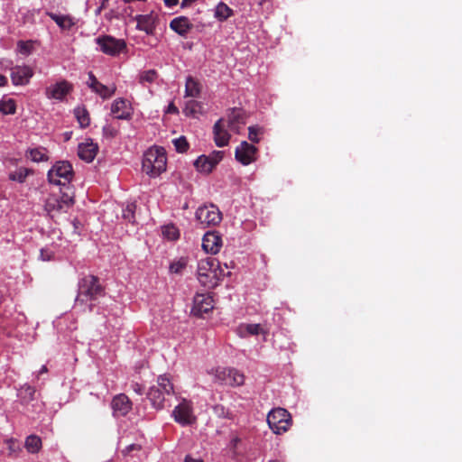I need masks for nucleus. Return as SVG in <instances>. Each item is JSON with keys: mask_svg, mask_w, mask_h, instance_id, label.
I'll list each match as a JSON object with an SVG mask.
<instances>
[{"mask_svg": "<svg viewBox=\"0 0 462 462\" xmlns=\"http://www.w3.org/2000/svg\"><path fill=\"white\" fill-rule=\"evenodd\" d=\"M194 166L197 169V171H199V172L204 173V174L210 173L213 171V169L216 167L215 165H213L211 163L210 160H208L207 158V155H200L194 162Z\"/></svg>", "mask_w": 462, "mask_h": 462, "instance_id": "nucleus-29", "label": "nucleus"}, {"mask_svg": "<svg viewBox=\"0 0 462 462\" xmlns=\"http://www.w3.org/2000/svg\"><path fill=\"white\" fill-rule=\"evenodd\" d=\"M267 423L274 434L280 435L289 430L292 420L287 410L278 407L269 411Z\"/></svg>", "mask_w": 462, "mask_h": 462, "instance_id": "nucleus-5", "label": "nucleus"}, {"mask_svg": "<svg viewBox=\"0 0 462 462\" xmlns=\"http://www.w3.org/2000/svg\"><path fill=\"white\" fill-rule=\"evenodd\" d=\"M226 119H218L213 126L214 142L217 147L228 145L231 134L226 130Z\"/></svg>", "mask_w": 462, "mask_h": 462, "instance_id": "nucleus-15", "label": "nucleus"}, {"mask_svg": "<svg viewBox=\"0 0 462 462\" xmlns=\"http://www.w3.org/2000/svg\"><path fill=\"white\" fill-rule=\"evenodd\" d=\"M214 309L213 299L208 294H196L193 299L191 312L194 316L202 317Z\"/></svg>", "mask_w": 462, "mask_h": 462, "instance_id": "nucleus-13", "label": "nucleus"}, {"mask_svg": "<svg viewBox=\"0 0 462 462\" xmlns=\"http://www.w3.org/2000/svg\"><path fill=\"white\" fill-rule=\"evenodd\" d=\"M6 83V78L0 74V87Z\"/></svg>", "mask_w": 462, "mask_h": 462, "instance_id": "nucleus-56", "label": "nucleus"}, {"mask_svg": "<svg viewBox=\"0 0 462 462\" xmlns=\"http://www.w3.org/2000/svg\"><path fill=\"white\" fill-rule=\"evenodd\" d=\"M105 295V287L101 284L97 276L88 274L79 279L78 283V293L75 300V306L84 307L83 311L88 308V311H92L94 305L92 303L87 305L88 301H94L99 297Z\"/></svg>", "mask_w": 462, "mask_h": 462, "instance_id": "nucleus-1", "label": "nucleus"}, {"mask_svg": "<svg viewBox=\"0 0 462 462\" xmlns=\"http://www.w3.org/2000/svg\"><path fill=\"white\" fill-rule=\"evenodd\" d=\"M179 3V0H164V4L168 7L175 6Z\"/></svg>", "mask_w": 462, "mask_h": 462, "instance_id": "nucleus-53", "label": "nucleus"}, {"mask_svg": "<svg viewBox=\"0 0 462 462\" xmlns=\"http://www.w3.org/2000/svg\"><path fill=\"white\" fill-rule=\"evenodd\" d=\"M216 379L229 386H240L245 383V375L235 368H219L216 370Z\"/></svg>", "mask_w": 462, "mask_h": 462, "instance_id": "nucleus-9", "label": "nucleus"}, {"mask_svg": "<svg viewBox=\"0 0 462 462\" xmlns=\"http://www.w3.org/2000/svg\"><path fill=\"white\" fill-rule=\"evenodd\" d=\"M28 157L34 162H47V149L44 147H36L27 151Z\"/></svg>", "mask_w": 462, "mask_h": 462, "instance_id": "nucleus-30", "label": "nucleus"}, {"mask_svg": "<svg viewBox=\"0 0 462 462\" xmlns=\"http://www.w3.org/2000/svg\"><path fill=\"white\" fill-rule=\"evenodd\" d=\"M69 138H70V133H69H69H66V134H65V139H66V140H69Z\"/></svg>", "mask_w": 462, "mask_h": 462, "instance_id": "nucleus-58", "label": "nucleus"}, {"mask_svg": "<svg viewBox=\"0 0 462 462\" xmlns=\"http://www.w3.org/2000/svg\"><path fill=\"white\" fill-rule=\"evenodd\" d=\"M262 133V129L257 125H253L248 128V138L253 143H259L260 138L258 135Z\"/></svg>", "mask_w": 462, "mask_h": 462, "instance_id": "nucleus-43", "label": "nucleus"}, {"mask_svg": "<svg viewBox=\"0 0 462 462\" xmlns=\"http://www.w3.org/2000/svg\"><path fill=\"white\" fill-rule=\"evenodd\" d=\"M72 90V85L67 80H61L48 87L45 95L50 99L62 100Z\"/></svg>", "mask_w": 462, "mask_h": 462, "instance_id": "nucleus-16", "label": "nucleus"}, {"mask_svg": "<svg viewBox=\"0 0 462 462\" xmlns=\"http://www.w3.org/2000/svg\"><path fill=\"white\" fill-rule=\"evenodd\" d=\"M48 372V368L46 365H42V368L37 373V378L40 377L41 374H45Z\"/></svg>", "mask_w": 462, "mask_h": 462, "instance_id": "nucleus-55", "label": "nucleus"}, {"mask_svg": "<svg viewBox=\"0 0 462 462\" xmlns=\"http://www.w3.org/2000/svg\"><path fill=\"white\" fill-rule=\"evenodd\" d=\"M162 234L169 240H176L180 236L179 229L173 225L165 226Z\"/></svg>", "mask_w": 462, "mask_h": 462, "instance_id": "nucleus-39", "label": "nucleus"}, {"mask_svg": "<svg viewBox=\"0 0 462 462\" xmlns=\"http://www.w3.org/2000/svg\"><path fill=\"white\" fill-rule=\"evenodd\" d=\"M111 112L116 119L128 120L132 116V108L125 98H116L111 105Z\"/></svg>", "mask_w": 462, "mask_h": 462, "instance_id": "nucleus-18", "label": "nucleus"}, {"mask_svg": "<svg viewBox=\"0 0 462 462\" xmlns=\"http://www.w3.org/2000/svg\"><path fill=\"white\" fill-rule=\"evenodd\" d=\"M135 209V203H128L125 208L123 209V217L128 222L134 223Z\"/></svg>", "mask_w": 462, "mask_h": 462, "instance_id": "nucleus-40", "label": "nucleus"}, {"mask_svg": "<svg viewBox=\"0 0 462 462\" xmlns=\"http://www.w3.org/2000/svg\"><path fill=\"white\" fill-rule=\"evenodd\" d=\"M172 142L176 151L179 152H185L189 149L188 141L184 136L176 138Z\"/></svg>", "mask_w": 462, "mask_h": 462, "instance_id": "nucleus-41", "label": "nucleus"}, {"mask_svg": "<svg viewBox=\"0 0 462 462\" xmlns=\"http://www.w3.org/2000/svg\"><path fill=\"white\" fill-rule=\"evenodd\" d=\"M33 71L29 66H15L11 69V79L14 85L24 86L29 83Z\"/></svg>", "mask_w": 462, "mask_h": 462, "instance_id": "nucleus-17", "label": "nucleus"}, {"mask_svg": "<svg viewBox=\"0 0 462 462\" xmlns=\"http://www.w3.org/2000/svg\"><path fill=\"white\" fill-rule=\"evenodd\" d=\"M19 47H20V51L23 53H28L29 52V48L27 47V45L23 42H19Z\"/></svg>", "mask_w": 462, "mask_h": 462, "instance_id": "nucleus-54", "label": "nucleus"}, {"mask_svg": "<svg viewBox=\"0 0 462 462\" xmlns=\"http://www.w3.org/2000/svg\"><path fill=\"white\" fill-rule=\"evenodd\" d=\"M111 407L114 416H125L132 410V402L125 393H119L112 399Z\"/></svg>", "mask_w": 462, "mask_h": 462, "instance_id": "nucleus-14", "label": "nucleus"}, {"mask_svg": "<svg viewBox=\"0 0 462 462\" xmlns=\"http://www.w3.org/2000/svg\"><path fill=\"white\" fill-rule=\"evenodd\" d=\"M257 148L246 141H243L235 152L236 159L243 165H248L256 160Z\"/></svg>", "mask_w": 462, "mask_h": 462, "instance_id": "nucleus-12", "label": "nucleus"}, {"mask_svg": "<svg viewBox=\"0 0 462 462\" xmlns=\"http://www.w3.org/2000/svg\"><path fill=\"white\" fill-rule=\"evenodd\" d=\"M170 28L180 36L186 37L187 34L192 30L193 24L190 23L188 17L179 16L171 21Z\"/></svg>", "mask_w": 462, "mask_h": 462, "instance_id": "nucleus-22", "label": "nucleus"}, {"mask_svg": "<svg viewBox=\"0 0 462 462\" xmlns=\"http://www.w3.org/2000/svg\"><path fill=\"white\" fill-rule=\"evenodd\" d=\"M201 92V85L191 76L186 79L185 95L190 97H199Z\"/></svg>", "mask_w": 462, "mask_h": 462, "instance_id": "nucleus-26", "label": "nucleus"}, {"mask_svg": "<svg viewBox=\"0 0 462 462\" xmlns=\"http://www.w3.org/2000/svg\"><path fill=\"white\" fill-rule=\"evenodd\" d=\"M88 87L102 99H108L116 93V87L115 84H112L111 86L102 84L98 81L92 71L88 72Z\"/></svg>", "mask_w": 462, "mask_h": 462, "instance_id": "nucleus-10", "label": "nucleus"}, {"mask_svg": "<svg viewBox=\"0 0 462 462\" xmlns=\"http://www.w3.org/2000/svg\"><path fill=\"white\" fill-rule=\"evenodd\" d=\"M224 152L222 151H213L209 155L207 156L208 160H210L211 163L217 166L223 159Z\"/></svg>", "mask_w": 462, "mask_h": 462, "instance_id": "nucleus-44", "label": "nucleus"}, {"mask_svg": "<svg viewBox=\"0 0 462 462\" xmlns=\"http://www.w3.org/2000/svg\"><path fill=\"white\" fill-rule=\"evenodd\" d=\"M215 411L220 416H226L225 408L222 405H216L214 407Z\"/></svg>", "mask_w": 462, "mask_h": 462, "instance_id": "nucleus-51", "label": "nucleus"}, {"mask_svg": "<svg viewBox=\"0 0 462 462\" xmlns=\"http://www.w3.org/2000/svg\"><path fill=\"white\" fill-rule=\"evenodd\" d=\"M141 445L139 444H130L128 446H126L124 449H122V454L123 456H128L130 455L133 451H139L141 450Z\"/></svg>", "mask_w": 462, "mask_h": 462, "instance_id": "nucleus-47", "label": "nucleus"}, {"mask_svg": "<svg viewBox=\"0 0 462 462\" xmlns=\"http://www.w3.org/2000/svg\"><path fill=\"white\" fill-rule=\"evenodd\" d=\"M41 258L44 261L51 260L52 258V254L45 249L41 250Z\"/></svg>", "mask_w": 462, "mask_h": 462, "instance_id": "nucleus-49", "label": "nucleus"}, {"mask_svg": "<svg viewBox=\"0 0 462 462\" xmlns=\"http://www.w3.org/2000/svg\"><path fill=\"white\" fill-rule=\"evenodd\" d=\"M263 332V328L260 324H243L238 328V333L240 337H245L246 335H259Z\"/></svg>", "mask_w": 462, "mask_h": 462, "instance_id": "nucleus-32", "label": "nucleus"}, {"mask_svg": "<svg viewBox=\"0 0 462 462\" xmlns=\"http://www.w3.org/2000/svg\"><path fill=\"white\" fill-rule=\"evenodd\" d=\"M269 462H280L279 460H270Z\"/></svg>", "mask_w": 462, "mask_h": 462, "instance_id": "nucleus-59", "label": "nucleus"}, {"mask_svg": "<svg viewBox=\"0 0 462 462\" xmlns=\"http://www.w3.org/2000/svg\"><path fill=\"white\" fill-rule=\"evenodd\" d=\"M46 14L62 30H69L74 25V22L69 15L57 14L51 12H47Z\"/></svg>", "mask_w": 462, "mask_h": 462, "instance_id": "nucleus-25", "label": "nucleus"}, {"mask_svg": "<svg viewBox=\"0 0 462 462\" xmlns=\"http://www.w3.org/2000/svg\"><path fill=\"white\" fill-rule=\"evenodd\" d=\"M6 444L8 446V449L10 451V453H15L17 452L18 450H20V447H19V444L17 442L16 439H9L6 440Z\"/></svg>", "mask_w": 462, "mask_h": 462, "instance_id": "nucleus-48", "label": "nucleus"}, {"mask_svg": "<svg viewBox=\"0 0 462 462\" xmlns=\"http://www.w3.org/2000/svg\"><path fill=\"white\" fill-rule=\"evenodd\" d=\"M73 176L72 165L67 161L57 162L47 173L50 183L63 187L70 183Z\"/></svg>", "mask_w": 462, "mask_h": 462, "instance_id": "nucleus-4", "label": "nucleus"}, {"mask_svg": "<svg viewBox=\"0 0 462 462\" xmlns=\"http://www.w3.org/2000/svg\"><path fill=\"white\" fill-rule=\"evenodd\" d=\"M174 420L181 426L192 425L196 422L197 417L194 414L193 403L191 401L182 399L172 411Z\"/></svg>", "mask_w": 462, "mask_h": 462, "instance_id": "nucleus-6", "label": "nucleus"}, {"mask_svg": "<svg viewBox=\"0 0 462 462\" xmlns=\"http://www.w3.org/2000/svg\"><path fill=\"white\" fill-rule=\"evenodd\" d=\"M75 116L82 128L90 124V117L88 110L84 106H78L74 109Z\"/></svg>", "mask_w": 462, "mask_h": 462, "instance_id": "nucleus-33", "label": "nucleus"}, {"mask_svg": "<svg viewBox=\"0 0 462 462\" xmlns=\"http://www.w3.org/2000/svg\"><path fill=\"white\" fill-rule=\"evenodd\" d=\"M154 386L160 387L167 395L174 393L173 384L166 374L160 375L157 379V385Z\"/></svg>", "mask_w": 462, "mask_h": 462, "instance_id": "nucleus-35", "label": "nucleus"}, {"mask_svg": "<svg viewBox=\"0 0 462 462\" xmlns=\"http://www.w3.org/2000/svg\"><path fill=\"white\" fill-rule=\"evenodd\" d=\"M97 152L98 145L92 139H87L84 143H79L78 147L79 157L87 162H91Z\"/></svg>", "mask_w": 462, "mask_h": 462, "instance_id": "nucleus-20", "label": "nucleus"}, {"mask_svg": "<svg viewBox=\"0 0 462 462\" xmlns=\"http://www.w3.org/2000/svg\"><path fill=\"white\" fill-rule=\"evenodd\" d=\"M166 395L167 393H163L160 387L155 386H152L147 393L148 399L156 410H161L164 407Z\"/></svg>", "mask_w": 462, "mask_h": 462, "instance_id": "nucleus-23", "label": "nucleus"}, {"mask_svg": "<svg viewBox=\"0 0 462 462\" xmlns=\"http://www.w3.org/2000/svg\"><path fill=\"white\" fill-rule=\"evenodd\" d=\"M202 105L201 103L196 100H189L186 103L184 112L186 115H190L196 116L198 114L201 113Z\"/></svg>", "mask_w": 462, "mask_h": 462, "instance_id": "nucleus-38", "label": "nucleus"}, {"mask_svg": "<svg viewBox=\"0 0 462 462\" xmlns=\"http://www.w3.org/2000/svg\"><path fill=\"white\" fill-rule=\"evenodd\" d=\"M233 14V10L224 2L218 3L215 8L214 16L220 22L227 20Z\"/></svg>", "mask_w": 462, "mask_h": 462, "instance_id": "nucleus-28", "label": "nucleus"}, {"mask_svg": "<svg viewBox=\"0 0 462 462\" xmlns=\"http://www.w3.org/2000/svg\"><path fill=\"white\" fill-rule=\"evenodd\" d=\"M137 22L136 28L140 31L145 32L148 35H153L158 23L157 15L153 14H139L135 17Z\"/></svg>", "mask_w": 462, "mask_h": 462, "instance_id": "nucleus-19", "label": "nucleus"}, {"mask_svg": "<svg viewBox=\"0 0 462 462\" xmlns=\"http://www.w3.org/2000/svg\"><path fill=\"white\" fill-rule=\"evenodd\" d=\"M24 446L29 453H38L42 448V439L37 435H30L26 438Z\"/></svg>", "mask_w": 462, "mask_h": 462, "instance_id": "nucleus-31", "label": "nucleus"}, {"mask_svg": "<svg viewBox=\"0 0 462 462\" xmlns=\"http://www.w3.org/2000/svg\"><path fill=\"white\" fill-rule=\"evenodd\" d=\"M222 276H224L223 271L219 268V262L216 258L207 257L199 261L198 280L203 286L216 287Z\"/></svg>", "mask_w": 462, "mask_h": 462, "instance_id": "nucleus-2", "label": "nucleus"}, {"mask_svg": "<svg viewBox=\"0 0 462 462\" xmlns=\"http://www.w3.org/2000/svg\"><path fill=\"white\" fill-rule=\"evenodd\" d=\"M186 266V263L183 260L173 262L170 265V272L171 273H180Z\"/></svg>", "mask_w": 462, "mask_h": 462, "instance_id": "nucleus-45", "label": "nucleus"}, {"mask_svg": "<svg viewBox=\"0 0 462 462\" xmlns=\"http://www.w3.org/2000/svg\"><path fill=\"white\" fill-rule=\"evenodd\" d=\"M184 462H204L201 458H194L189 455H187L184 458Z\"/></svg>", "mask_w": 462, "mask_h": 462, "instance_id": "nucleus-52", "label": "nucleus"}, {"mask_svg": "<svg viewBox=\"0 0 462 462\" xmlns=\"http://www.w3.org/2000/svg\"><path fill=\"white\" fill-rule=\"evenodd\" d=\"M36 389L28 384H23L17 392V396L22 404H28L35 399Z\"/></svg>", "mask_w": 462, "mask_h": 462, "instance_id": "nucleus-24", "label": "nucleus"}, {"mask_svg": "<svg viewBox=\"0 0 462 462\" xmlns=\"http://www.w3.org/2000/svg\"><path fill=\"white\" fill-rule=\"evenodd\" d=\"M196 218L201 224L202 227H207L219 224L222 219V215L219 209L214 205L203 206L198 208Z\"/></svg>", "mask_w": 462, "mask_h": 462, "instance_id": "nucleus-7", "label": "nucleus"}, {"mask_svg": "<svg viewBox=\"0 0 462 462\" xmlns=\"http://www.w3.org/2000/svg\"><path fill=\"white\" fill-rule=\"evenodd\" d=\"M117 134V129L114 127L112 125H106L103 127V135L106 138H114Z\"/></svg>", "mask_w": 462, "mask_h": 462, "instance_id": "nucleus-46", "label": "nucleus"}, {"mask_svg": "<svg viewBox=\"0 0 462 462\" xmlns=\"http://www.w3.org/2000/svg\"><path fill=\"white\" fill-rule=\"evenodd\" d=\"M245 124L246 116L243 109L234 107L227 112L226 125L231 132L239 134Z\"/></svg>", "mask_w": 462, "mask_h": 462, "instance_id": "nucleus-11", "label": "nucleus"}, {"mask_svg": "<svg viewBox=\"0 0 462 462\" xmlns=\"http://www.w3.org/2000/svg\"><path fill=\"white\" fill-rule=\"evenodd\" d=\"M167 158L163 148L148 149L143 158L142 169L150 177H157L166 170Z\"/></svg>", "mask_w": 462, "mask_h": 462, "instance_id": "nucleus-3", "label": "nucleus"}, {"mask_svg": "<svg viewBox=\"0 0 462 462\" xmlns=\"http://www.w3.org/2000/svg\"><path fill=\"white\" fill-rule=\"evenodd\" d=\"M28 174H29V171L27 169H20L14 172L11 173L9 178L12 180L23 183L25 180Z\"/></svg>", "mask_w": 462, "mask_h": 462, "instance_id": "nucleus-42", "label": "nucleus"}, {"mask_svg": "<svg viewBox=\"0 0 462 462\" xmlns=\"http://www.w3.org/2000/svg\"><path fill=\"white\" fill-rule=\"evenodd\" d=\"M168 111L176 113V112H178V109L171 104L169 106Z\"/></svg>", "mask_w": 462, "mask_h": 462, "instance_id": "nucleus-57", "label": "nucleus"}, {"mask_svg": "<svg viewBox=\"0 0 462 462\" xmlns=\"http://www.w3.org/2000/svg\"><path fill=\"white\" fill-rule=\"evenodd\" d=\"M133 390L138 393V394H143V387L142 384L138 383H134L133 385Z\"/></svg>", "mask_w": 462, "mask_h": 462, "instance_id": "nucleus-50", "label": "nucleus"}, {"mask_svg": "<svg viewBox=\"0 0 462 462\" xmlns=\"http://www.w3.org/2000/svg\"><path fill=\"white\" fill-rule=\"evenodd\" d=\"M222 246V239L217 232H207L202 239V247L207 253L216 254Z\"/></svg>", "mask_w": 462, "mask_h": 462, "instance_id": "nucleus-21", "label": "nucleus"}, {"mask_svg": "<svg viewBox=\"0 0 462 462\" xmlns=\"http://www.w3.org/2000/svg\"><path fill=\"white\" fill-rule=\"evenodd\" d=\"M97 44L100 47L102 52L110 56H116L126 49L124 40L116 39L106 35L96 39Z\"/></svg>", "mask_w": 462, "mask_h": 462, "instance_id": "nucleus-8", "label": "nucleus"}, {"mask_svg": "<svg viewBox=\"0 0 462 462\" xmlns=\"http://www.w3.org/2000/svg\"><path fill=\"white\" fill-rule=\"evenodd\" d=\"M16 111V105L12 98L2 99L0 101V112L5 115H13Z\"/></svg>", "mask_w": 462, "mask_h": 462, "instance_id": "nucleus-37", "label": "nucleus"}, {"mask_svg": "<svg viewBox=\"0 0 462 462\" xmlns=\"http://www.w3.org/2000/svg\"><path fill=\"white\" fill-rule=\"evenodd\" d=\"M65 188V191L61 192L60 195H58L60 199L61 200V204L63 208H65L66 211L71 208L74 204V196L71 188L67 185Z\"/></svg>", "mask_w": 462, "mask_h": 462, "instance_id": "nucleus-34", "label": "nucleus"}, {"mask_svg": "<svg viewBox=\"0 0 462 462\" xmlns=\"http://www.w3.org/2000/svg\"><path fill=\"white\" fill-rule=\"evenodd\" d=\"M45 209L51 213L54 211H66L65 208L61 204V200L56 194H51L45 201Z\"/></svg>", "mask_w": 462, "mask_h": 462, "instance_id": "nucleus-27", "label": "nucleus"}, {"mask_svg": "<svg viewBox=\"0 0 462 462\" xmlns=\"http://www.w3.org/2000/svg\"><path fill=\"white\" fill-rule=\"evenodd\" d=\"M158 79V72L155 69H148L139 74V83L144 85L146 83H153Z\"/></svg>", "mask_w": 462, "mask_h": 462, "instance_id": "nucleus-36", "label": "nucleus"}]
</instances>
